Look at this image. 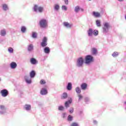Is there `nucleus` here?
<instances>
[{"mask_svg":"<svg viewBox=\"0 0 126 126\" xmlns=\"http://www.w3.org/2000/svg\"><path fill=\"white\" fill-rule=\"evenodd\" d=\"M72 103V99L70 98L68 101H66L65 103V107L66 108H68L69 107V104Z\"/></svg>","mask_w":126,"mask_h":126,"instance_id":"obj_17","label":"nucleus"},{"mask_svg":"<svg viewBox=\"0 0 126 126\" xmlns=\"http://www.w3.org/2000/svg\"><path fill=\"white\" fill-rule=\"evenodd\" d=\"M32 37L33 39H36V38H37V32H32Z\"/></svg>","mask_w":126,"mask_h":126,"instance_id":"obj_33","label":"nucleus"},{"mask_svg":"<svg viewBox=\"0 0 126 126\" xmlns=\"http://www.w3.org/2000/svg\"><path fill=\"white\" fill-rule=\"evenodd\" d=\"M49 24V21L47 19H42L39 21V25L41 28H43V29H46L48 28Z\"/></svg>","mask_w":126,"mask_h":126,"instance_id":"obj_2","label":"nucleus"},{"mask_svg":"<svg viewBox=\"0 0 126 126\" xmlns=\"http://www.w3.org/2000/svg\"><path fill=\"white\" fill-rule=\"evenodd\" d=\"M70 126H79V124L77 123L73 122L70 125Z\"/></svg>","mask_w":126,"mask_h":126,"instance_id":"obj_39","label":"nucleus"},{"mask_svg":"<svg viewBox=\"0 0 126 126\" xmlns=\"http://www.w3.org/2000/svg\"><path fill=\"white\" fill-rule=\"evenodd\" d=\"M83 63H84V59L82 57H79L77 59L76 63V65L77 67H82L83 66Z\"/></svg>","mask_w":126,"mask_h":126,"instance_id":"obj_4","label":"nucleus"},{"mask_svg":"<svg viewBox=\"0 0 126 126\" xmlns=\"http://www.w3.org/2000/svg\"><path fill=\"white\" fill-rule=\"evenodd\" d=\"M65 4H68V0H64Z\"/></svg>","mask_w":126,"mask_h":126,"instance_id":"obj_46","label":"nucleus"},{"mask_svg":"<svg viewBox=\"0 0 126 126\" xmlns=\"http://www.w3.org/2000/svg\"><path fill=\"white\" fill-rule=\"evenodd\" d=\"M90 101V98L89 97H85V103H88Z\"/></svg>","mask_w":126,"mask_h":126,"instance_id":"obj_37","label":"nucleus"},{"mask_svg":"<svg viewBox=\"0 0 126 126\" xmlns=\"http://www.w3.org/2000/svg\"><path fill=\"white\" fill-rule=\"evenodd\" d=\"M32 9L34 12H36V13H42L44 12V7L39 6L38 4H34Z\"/></svg>","mask_w":126,"mask_h":126,"instance_id":"obj_1","label":"nucleus"},{"mask_svg":"<svg viewBox=\"0 0 126 126\" xmlns=\"http://www.w3.org/2000/svg\"><path fill=\"white\" fill-rule=\"evenodd\" d=\"M74 111V109H73V107H71L69 110V112L70 114H72V113H73Z\"/></svg>","mask_w":126,"mask_h":126,"instance_id":"obj_43","label":"nucleus"},{"mask_svg":"<svg viewBox=\"0 0 126 126\" xmlns=\"http://www.w3.org/2000/svg\"><path fill=\"white\" fill-rule=\"evenodd\" d=\"M10 67L12 69H14L17 67V64L15 62H12L10 63Z\"/></svg>","mask_w":126,"mask_h":126,"instance_id":"obj_21","label":"nucleus"},{"mask_svg":"<svg viewBox=\"0 0 126 126\" xmlns=\"http://www.w3.org/2000/svg\"><path fill=\"white\" fill-rule=\"evenodd\" d=\"M96 24L97 27H101V22L99 20H97L96 21Z\"/></svg>","mask_w":126,"mask_h":126,"instance_id":"obj_32","label":"nucleus"},{"mask_svg":"<svg viewBox=\"0 0 126 126\" xmlns=\"http://www.w3.org/2000/svg\"><path fill=\"white\" fill-rule=\"evenodd\" d=\"M24 109L27 111V112H30L31 111V105L25 104L24 106Z\"/></svg>","mask_w":126,"mask_h":126,"instance_id":"obj_12","label":"nucleus"},{"mask_svg":"<svg viewBox=\"0 0 126 126\" xmlns=\"http://www.w3.org/2000/svg\"><path fill=\"white\" fill-rule=\"evenodd\" d=\"M92 52L93 55H96L97 54V49L96 48H93Z\"/></svg>","mask_w":126,"mask_h":126,"instance_id":"obj_34","label":"nucleus"},{"mask_svg":"<svg viewBox=\"0 0 126 126\" xmlns=\"http://www.w3.org/2000/svg\"><path fill=\"white\" fill-rule=\"evenodd\" d=\"M63 26H64V27H65L66 28H71V27H72V24H70L69 23H68V22H64L63 23Z\"/></svg>","mask_w":126,"mask_h":126,"instance_id":"obj_16","label":"nucleus"},{"mask_svg":"<svg viewBox=\"0 0 126 126\" xmlns=\"http://www.w3.org/2000/svg\"><path fill=\"white\" fill-rule=\"evenodd\" d=\"M78 102L80 101L81 100H82V98H83V96L82 95L79 94L78 95Z\"/></svg>","mask_w":126,"mask_h":126,"instance_id":"obj_38","label":"nucleus"},{"mask_svg":"<svg viewBox=\"0 0 126 126\" xmlns=\"http://www.w3.org/2000/svg\"><path fill=\"white\" fill-rule=\"evenodd\" d=\"M88 0L90 1V0Z\"/></svg>","mask_w":126,"mask_h":126,"instance_id":"obj_51","label":"nucleus"},{"mask_svg":"<svg viewBox=\"0 0 126 126\" xmlns=\"http://www.w3.org/2000/svg\"><path fill=\"white\" fill-rule=\"evenodd\" d=\"M93 31L94 30L91 28L89 29V30L87 32L88 37H92L93 36Z\"/></svg>","mask_w":126,"mask_h":126,"instance_id":"obj_13","label":"nucleus"},{"mask_svg":"<svg viewBox=\"0 0 126 126\" xmlns=\"http://www.w3.org/2000/svg\"><path fill=\"white\" fill-rule=\"evenodd\" d=\"M92 15L94 16V17H96L98 18V17H101V14L98 12L93 11L92 13Z\"/></svg>","mask_w":126,"mask_h":126,"instance_id":"obj_15","label":"nucleus"},{"mask_svg":"<svg viewBox=\"0 0 126 126\" xmlns=\"http://www.w3.org/2000/svg\"><path fill=\"white\" fill-rule=\"evenodd\" d=\"M2 8L4 11H6L9 9L8 8V5L5 3H3L2 4Z\"/></svg>","mask_w":126,"mask_h":126,"instance_id":"obj_18","label":"nucleus"},{"mask_svg":"<svg viewBox=\"0 0 126 126\" xmlns=\"http://www.w3.org/2000/svg\"><path fill=\"white\" fill-rule=\"evenodd\" d=\"M40 94L41 95L45 96V95H47V94H48V90L46 88H42L40 90Z\"/></svg>","mask_w":126,"mask_h":126,"instance_id":"obj_9","label":"nucleus"},{"mask_svg":"<svg viewBox=\"0 0 126 126\" xmlns=\"http://www.w3.org/2000/svg\"><path fill=\"white\" fill-rule=\"evenodd\" d=\"M80 9H81V10L82 11H84V10L83 9H82V8H81Z\"/></svg>","mask_w":126,"mask_h":126,"instance_id":"obj_48","label":"nucleus"},{"mask_svg":"<svg viewBox=\"0 0 126 126\" xmlns=\"http://www.w3.org/2000/svg\"><path fill=\"white\" fill-rule=\"evenodd\" d=\"M80 114H82V111H80Z\"/></svg>","mask_w":126,"mask_h":126,"instance_id":"obj_50","label":"nucleus"},{"mask_svg":"<svg viewBox=\"0 0 126 126\" xmlns=\"http://www.w3.org/2000/svg\"><path fill=\"white\" fill-rule=\"evenodd\" d=\"M67 120H68V122H71V121H72V120H73V117L71 115H68Z\"/></svg>","mask_w":126,"mask_h":126,"instance_id":"obj_35","label":"nucleus"},{"mask_svg":"<svg viewBox=\"0 0 126 126\" xmlns=\"http://www.w3.org/2000/svg\"><path fill=\"white\" fill-rule=\"evenodd\" d=\"M8 51L9 52V53H10V54H12V53H13V48H11V47H9L8 49Z\"/></svg>","mask_w":126,"mask_h":126,"instance_id":"obj_41","label":"nucleus"},{"mask_svg":"<svg viewBox=\"0 0 126 126\" xmlns=\"http://www.w3.org/2000/svg\"><path fill=\"white\" fill-rule=\"evenodd\" d=\"M94 62V57L92 56V55H87V56H86L85 57V63L86 64H91V63H93Z\"/></svg>","mask_w":126,"mask_h":126,"instance_id":"obj_3","label":"nucleus"},{"mask_svg":"<svg viewBox=\"0 0 126 126\" xmlns=\"http://www.w3.org/2000/svg\"><path fill=\"white\" fill-rule=\"evenodd\" d=\"M67 89L70 91L72 89V85L71 84V83H68L67 85Z\"/></svg>","mask_w":126,"mask_h":126,"instance_id":"obj_25","label":"nucleus"},{"mask_svg":"<svg viewBox=\"0 0 126 126\" xmlns=\"http://www.w3.org/2000/svg\"><path fill=\"white\" fill-rule=\"evenodd\" d=\"M0 93L2 97H6L8 96V91L6 89H3L0 91Z\"/></svg>","mask_w":126,"mask_h":126,"instance_id":"obj_7","label":"nucleus"},{"mask_svg":"<svg viewBox=\"0 0 126 126\" xmlns=\"http://www.w3.org/2000/svg\"><path fill=\"white\" fill-rule=\"evenodd\" d=\"M103 25L104 27L103 28V32L104 33V34H106L109 32V28H110V23H105Z\"/></svg>","mask_w":126,"mask_h":126,"instance_id":"obj_5","label":"nucleus"},{"mask_svg":"<svg viewBox=\"0 0 126 126\" xmlns=\"http://www.w3.org/2000/svg\"><path fill=\"white\" fill-rule=\"evenodd\" d=\"M6 113V107L4 105H0V115H3Z\"/></svg>","mask_w":126,"mask_h":126,"instance_id":"obj_8","label":"nucleus"},{"mask_svg":"<svg viewBox=\"0 0 126 126\" xmlns=\"http://www.w3.org/2000/svg\"><path fill=\"white\" fill-rule=\"evenodd\" d=\"M30 76H25V80L28 84H31L32 83V80Z\"/></svg>","mask_w":126,"mask_h":126,"instance_id":"obj_10","label":"nucleus"},{"mask_svg":"<svg viewBox=\"0 0 126 126\" xmlns=\"http://www.w3.org/2000/svg\"><path fill=\"white\" fill-rule=\"evenodd\" d=\"M87 84L84 83L81 85V88L82 90H86V89H87Z\"/></svg>","mask_w":126,"mask_h":126,"instance_id":"obj_23","label":"nucleus"},{"mask_svg":"<svg viewBox=\"0 0 126 126\" xmlns=\"http://www.w3.org/2000/svg\"><path fill=\"white\" fill-rule=\"evenodd\" d=\"M1 81V78L0 77V82Z\"/></svg>","mask_w":126,"mask_h":126,"instance_id":"obj_49","label":"nucleus"},{"mask_svg":"<svg viewBox=\"0 0 126 126\" xmlns=\"http://www.w3.org/2000/svg\"><path fill=\"white\" fill-rule=\"evenodd\" d=\"M62 10H64L65 11H66V10H67V7L65 5H63L62 6Z\"/></svg>","mask_w":126,"mask_h":126,"instance_id":"obj_40","label":"nucleus"},{"mask_svg":"<svg viewBox=\"0 0 126 126\" xmlns=\"http://www.w3.org/2000/svg\"><path fill=\"white\" fill-rule=\"evenodd\" d=\"M93 124H94V125H97V124H98V122H97V121H96V120H94Z\"/></svg>","mask_w":126,"mask_h":126,"instance_id":"obj_45","label":"nucleus"},{"mask_svg":"<svg viewBox=\"0 0 126 126\" xmlns=\"http://www.w3.org/2000/svg\"><path fill=\"white\" fill-rule=\"evenodd\" d=\"M48 42V38L46 37H44L42 39V42L40 43L41 47L44 48V47H47L48 44L47 43Z\"/></svg>","mask_w":126,"mask_h":126,"instance_id":"obj_6","label":"nucleus"},{"mask_svg":"<svg viewBox=\"0 0 126 126\" xmlns=\"http://www.w3.org/2000/svg\"><path fill=\"white\" fill-rule=\"evenodd\" d=\"M43 52L46 55H49L51 53V49H50L49 47H45L43 49Z\"/></svg>","mask_w":126,"mask_h":126,"instance_id":"obj_14","label":"nucleus"},{"mask_svg":"<svg viewBox=\"0 0 126 126\" xmlns=\"http://www.w3.org/2000/svg\"><path fill=\"white\" fill-rule=\"evenodd\" d=\"M62 117L63 118V119H64L65 118H66V114L65 113H63Z\"/></svg>","mask_w":126,"mask_h":126,"instance_id":"obj_44","label":"nucleus"},{"mask_svg":"<svg viewBox=\"0 0 126 126\" xmlns=\"http://www.w3.org/2000/svg\"><path fill=\"white\" fill-rule=\"evenodd\" d=\"M34 50V46L32 44H30L28 46V52H32Z\"/></svg>","mask_w":126,"mask_h":126,"instance_id":"obj_19","label":"nucleus"},{"mask_svg":"<svg viewBox=\"0 0 126 126\" xmlns=\"http://www.w3.org/2000/svg\"><path fill=\"white\" fill-rule=\"evenodd\" d=\"M75 91H76L77 94H80L81 93V90L80 89V88H79V87H76L75 88Z\"/></svg>","mask_w":126,"mask_h":126,"instance_id":"obj_29","label":"nucleus"},{"mask_svg":"<svg viewBox=\"0 0 126 126\" xmlns=\"http://www.w3.org/2000/svg\"><path fill=\"white\" fill-rule=\"evenodd\" d=\"M98 33L99 32L97 30H94L93 31V35H94V36H98Z\"/></svg>","mask_w":126,"mask_h":126,"instance_id":"obj_31","label":"nucleus"},{"mask_svg":"<svg viewBox=\"0 0 126 126\" xmlns=\"http://www.w3.org/2000/svg\"><path fill=\"white\" fill-rule=\"evenodd\" d=\"M35 75H36V72L34 70H32L30 73V77L31 78H34Z\"/></svg>","mask_w":126,"mask_h":126,"instance_id":"obj_24","label":"nucleus"},{"mask_svg":"<svg viewBox=\"0 0 126 126\" xmlns=\"http://www.w3.org/2000/svg\"><path fill=\"white\" fill-rule=\"evenodd\" d=\"M0 35L2 37H4V36L6 35V31L5 30V29H3L0 31Z\"/></svg>","mask_w":126,"mask_h":126,"instance_id":"obj_22","label":"nucleus"},{"mask_svg":"<svg viewBox=\"0 0 126 126\" xmlns=\"http://www.w3.org/2000/svg\"><path fill=\"white\" fill-rule=\"evenodd\" d=\"M118 1H120V2H122V1H124V0H118Z\"/></svg>","mask_w":126,"mask_h":126,"instance_id":"obj_47","label":"nucleus"},{"mask_svg":"<svg viewBox=\"0 0 126 126\" xmlns=\"http://www.w3.org/2000/svg\"><path fill=\"white\" fill-rule=\"evenodd\" d=\"M40 83L41 84V85H44V84H46V81L44 79H41L40 80Z\"/></svg>","mask_w":126,"mask_h":126,"instance_id":"obj_42","label":"nucleus"},{"mask_svg":"<svg viewBox=\"0 0 126 126\" xmlns=\"http://www.w3.org/2000/svg\"><path fill=\"white\" fill-rule=\"evenodd\" d=\"M30 63L32 64H37L38 61L34 58H32L30 60Z\"/></svg>","mask_w":126,"mask_h":126,"instance_id":"obj_20","label":"nucleus"},{"mask_svg":"<svg viewBox=\"0 0 126 126\" xmlns=\"http://www.w3.org/2000/svg\"><path fill=\"white\" fill-rule=\"evenodd\" d=\"M81 8L79 7V6H76L74 8V11L76 12V13H78L79 12V10H80Z\"/></svg>","mask_w":126,"mask_h":126,"instance_id":"obj_26","label":"nucleus"},{"mask_svg":"<svg viewBox=\"0 0 126 126\" xmlns=\"http://www.w3.org/2000/svg\"><path fill=\"white\" fill-rule=\"evenodd\" d=\"M67 93H64L61 96V99H66L67 98Z\"/></svg>","mask_w":126,"mask_h":126,"instance_id":"obj_28","label":"nucleus"},{"mask_svg":"<svg viewBox=\"0 0 126 126\" xmlns=\"http://www.w3.org/2000/svg\"><path fill=\"white\" fill-rule=\"evenodd\" d=\"M53 8H54V11L58 12V11H59L60 10L61 7L60 6V4H59L58 3H55L53 5Z\"/></svg>","mask_w":126,"mask_h":126,"instance_id":"obj_11","label":"nucleus"},{"mask_svg":"<svg viewBox=\"0 0 126 126\" xmlns=\"http://www.w3.org/2000/svg\"><path fill=\"white\" fill-rule=\"evenodd\" d=\"M26 27H25V26H22L21 27V32H22L23 33H25V32H26Z\"/></svg>","mask_w":126,"mask_h":126,"instance_id":"obj_30","label":"nucleus"},{"mask_svg":"<svg viewBox=\"0 0 126 126\" xmlns=\"http://www.w3.org/2000/svg\"><path fill=\"white\" fill-rule=\"evenodd\" d=\"M120 53L115 51L113 52V54H112V56L113 58H117V57H118Z\"/></svg>","mask_w":126,"mask_h":126,"instance_id":"obj_27","label":"nucleus"},{"mask_svg":"<svg viewBox=\"0 0 126 126\" xmlns=\"http://www.w3.org/2000/svg\"><path fill=\"white\" fill-rule=\"evenodd\" d=\"M58 110L59 111H63L64 110V107L62 105L59 106H58Z\"/></svg>","mask_w":126,"mask_h":126,"instance_id":"obj_36","label":"nucleus"}]
</instances>
